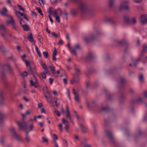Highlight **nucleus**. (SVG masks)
Segmentation results:
<instances>
[{
    "label": "nucleus",
    "mask_w": 147,
    "mask_h": 147,
    "mask_svg": "<svg viewBox=\"0 0 147 147\" xmlns=\"http://www.w3.org/2000/svg\"><path fill=\"white\" fill-rule=\"evenodd\" d=\"M80 45L78 44L76 45L74 47V49L76 50H79L80 49Z\"/></svg>",
    "instance_id": "42"
},
{
    "label": "nucleus",
    "mask_w": 147,
    "mask_h": 147,
    "mask_svg": "<svg viewBox=\"0 0 147 147\" xmlns=\"http://www.w3.org/2000/svg\"><path fill=\"white\" fill-rule=\"evenodd\" d=\"M55 17L56 21H57L59 23L60 22V19L59 17L58 16H56Z\"/></svg>",
    "instance_id": "54"
},
{
    "label": "nucleus",
    "mask_w": 147,
    "mask_h": 147,
    "mask_svg": "<svg viewBox=\"0 0 147 147\" xmlns=\"http://www.w3.org/2000/svg\"><path fill=\"white\" fill-rule=\"evenodd\" d=\"M26 56L24 54L23 55V56H22V58L23 60L25 62L27 66H29V63L28 62V61L25 59V58L26 57Z\"/></svg>",
    "instance_id": "25"
},
{
    "label": "nucleus",
    "mask_w": 147,
    "mask_h": 147,
    "mask_svg": "<svg viewBox=\"0 0 147 147\" xmlns=\"http://www.w3.org/2000/svg\"><path fill=\"white\" fill-rule=\"evenodd\" d=\"M57 54V53L56 49L55 48L54 50L52 56L53 59L54 61H56L57 60L55 56Z\"/></svg>",
    "instance_id": "20"
},
{
    "label": "nucleus",
    "mask_w": 147,
    "mask_h": 147,
    "mask_svg": "<svg viewBox=\"0 0 147 147\" xmlns=\"http://www.w3.org/2000/svg\"><path fill=\"white\" fill-rule=\"evenodd\" d=\"M39 3L41 5V6L44 5L45 3V0H38Z\"/></svg>",
    "instance_id": "37"
},
{
    "label": "nucleus",
    "mask_w": 147,
    "mask_h": 147,
    "mask_svg": "<svg viewBox=\"0 0 147 147\" xmlns=\"http://www.w3.org/2000/svg\"><path fill=\"white\" fill-rule=\"evenodd\" d=\"M0 143L2 145H3L4 144V142L2 137H1L0 138Z\"/></svg>",
    "instance_id": "43"
},
{
    "label": "nucleus",
    "mask_w": 147,
    "mask_h": 147,
    "mask_svg": "<svg viewBox=\"0 0 147 147\" xmlns=\"http://www.w3.org/2000/svg\"><path fill=\"white\" fill-rule=\"evenodd\" d=\"M45 97L47 99L48 98H49V97L47 95L49 96H50V92L48 91H47L46 92L45 94Z\"/></svg>",
    "instance_id": "48"
},
{
    "label": "nucleus",
    "mask_w": 147,
    "mask_h": 147,
    "mask_svg": "<svg viewBox=\"0 0 147 147\" xmlns=\"http://www.w3.org/2000/svg\"><path fill=\"white\" fill-rule=\"evenodd\" d=\"M126 82L125 80V78H122L121 79V80L120 82V83L121 84H123L125 83Z\"/></svg>",
    "instance_id": "39"
},
{
    "label": "nucleus",
    "mask_w": 147,
    "mask_h": 147,
    "mask_svg": "<svg viewBox=\"0 0 147 147\" xmlns=\"http://www.w3.org/2000/svg\"><path fill=\"white\" fill-rule=\"evenodd\" d=\"M10 131L13 137L18 142L22 141V139L20 135H18L15 131V128L13 127L10 128Z\"/></svg>",
    "instance_id": "1"
},
{
    "label": "nucleus",
    "mask_w": 147,
    "mask_h": 147,
    "mask_svg": "<svg viewBox=\"0 0 147 147\" xmlns=\"http://www.w3.org/2000/svg\"><path fill=\"white\" fill-rule=\"evenodd\" d=\"M28 39L29 41L32 43V45H35V41L33 39L32 34L31 33H29L28 34Z\"/></svg>",
    "instance_id": "12"
},
{
    "label": "nucleus",
    "mask_w": 147,
    "mask_h": 147,
    "mask_svg": "<svg viewBox=\"0 0 147 147\" xmlns=\"http://www.w3.org/2000/svg\"><path fill=\"white\" fill-rule=\"evenodd\" d=\"M7 9L5 7H4L2 10H0V13L2 15L7 16L9 19H10L8 16L10 15L7 14Z\"/></svg>",
    "instance_id": "9"
},
{
    "label": "nucleus",
    "mask_w": 147,
    "mask_h": 147,
    "mask_svg": "<svg viewBox=\"0 0 147 147\" xmlns=\"http://www.w3.org/2000/svg\"><path fill=\"white\" fill-rule=\"evenodd\" d=\"M69 125L68 124H66L65 125L64 128L68 132V128H69Z\"/></svg>",
    "instance_id": "55"
},
{
    "label": "nucleus",
    "mask_w": 147,
    "mask_h": 147,
    "mask_svg": "<svg viewBox=\"0 0 147 147\" xmlns=\"http://www.w3.org/2000/svg\"><path fill=\"white\" fill-rule=\"evenodd\" d=\"M55 113L57 114V116H60V113L58 111L55 110Z\"/></svg>",
    "instance_id": "61"
},
{
    "label": "nucleus",
    "mask_w": 147,
    "mask_h": 147,
    "mask_svg": "<svg viewBox=\"0 0 147 147\" xmlns=\"http://www.w3.org/2000/svg\"><path fill=\"white\" fill-rule=\"evenodd\" d=\"M53 139L54 140V142L55 141V140H57V139H58L57 137L56 134H53Z\"/></svg>",
    "instance_id": "59"
},
{
    "label": "nucleus",
    "mask_w": 147,
    "mask_h": 147,
    "mask_svg": "<svg viewBox=\"0 0 147 147\" xmlns=\"http://www.w3.org/2000/svg\"><path fill=\"white\" fill-rule=\"evenodd\" d=\"M0 50L3 53H5L6 52V51L5 48L3 46H0Z\"/></svg>",
    "instance_id": "36"
},
{
    "label": "nucleus",
    "mask_w": 147,
    "mask_h": 147,
    "mask_svg": "<svg viewBox=\"0 0 147 147\" xmlns=\"http://www.w3.org/2000/svg\"><path fill=\"white\" fill-rule=\"evenodd\" d=\"M41 112L42 113H44L45 114L46 113V111L45 110L44 108H42L41 110Z\"/></svg>",
    "instance_id": "62"
},
{
    "label": "nucleus",
    "mask_w": 147,
    "mask_h": 147,
    "mask_svg": "<svg viewBox=\"0 0 147 147\" xmlns=\"http://www.w3.org/2000/svg\"><path fill=\"white\" fill-rule=\"evenodd\" d=\"M28 74L27 72L26 71H24L22 74V76L23 77L27 76H28Z\"/></svg>",
    "instance_id": "57"
},
{
    "label": "nucleus",
    "mask_w": 147,
    "mask_h": 147,
    "mask_svg": "<svg viewBox=\"0 0 147 147\" xmlns=\"http://www.w3.org/2000/svg\"><path fill=\"white\" fill-rule=\"evenodd\" d=\"M43 54L45 58H47L48 57V53L47 52H43Z\"/></svg>",
    "instance_id": "41"
},
{
    "label": "nucleus",
    "mask_w": 147,
    "mask_h": 147,
    "mask_svg": "<svg viewBox=\"0 0 147 147\" xmlns=\"http://www.w3.org/2000/svg\"><path fill=\"white\" fill-rule=\"evenodd\" d=\"M40 64L44 69L47 68V66L45 64L43 63L42 62H41Z\"/></svg>",
    "instance_id": "46"
},
{
    "label": "nucleus",
    "mask_w": 147,
    "mask_h": 147,
    "mask_svg": "<svg viewBox=\"0 0 147 147\" xmlns=\"http://www.w3.org/2000/svg\"><path fill=\"white\" fill-rule=\"evenodd\" d=\"M66 117L68 118L71 121H72L71 117L70 116V113H69V108L67 105L66 106Z\"/></svg>",
    "instance_id": "13"
},
{
    "label": "nucleus",
    "mask_w": 147,
    "mask_h": 147,
    "mask_svg": "<svg viewBox=\"0 0 147 147\" xmlns=\"http://www.w3.org/2000/svg\"><path fill=\"white\" fill-rule=\"evenodd\" d=\"M62 14H63V15L64 16H65V17H67V13L66 11H64L63 13H62Z\"/></svg>",
    "instance_id": "63"
},
{
    "label": "nucleus",
    "mask_w": 147,
    "mask_h": 147,
    "mask_svg": "<svg viewBox=\"0 0 147 147\" xmlns=\"http://www.w3.org/2000/svg\"><path fill=\"white\" fill-rule=\"evenodd\" d=\"M41 75L42 78L44 79L46 78V76L45 73L44 72H42L41 73Z\"/></svg>",
    "instance_id": "45"
},
{
    "label": "nucleus",
    "mask_w": 147,
    "mask_h": 147,
    "mask_svg": "<svg viewBox=\"0 0 147 147\" xmlns=\"http://www.w3.org/2000/svg\"><path fill=\"white\" fill-rule=\"evenodd\" d=\"M29 129V131H31L33 130V125L32 123L27 127Z\"/></svg>",
    "instance_id": "33"
},
{
    "label": "nucleus",
    "mask_w": 147,
    "mask_h": 147,
    "mask_svg": "<svg viewBox=\"0 0 147 147\" xmlns=\"http://www.w3.org/2000/svg\"><path fill=\"white\" fill-rule=\"evenodd\" d=\"M76 50H75L74 49H73V50H70V52H71V53L72 54H74L75 56H77V54L76 53Z\"/></svg>",
    "instance_id": "34"
},
{
    "label": "nucleus",
    "mask_w": 147,
    "mask_h": 147,
    "mask_svg": "<svg viewBox=\"0 0 147 147\" xmlns=\"http://www.w3.org/2000/svg\"><path fill=\"white\" fill-rule=\"evenodd\" d=\"M87 5L83 2H81L80 5V8L82 11L84 12L86 11L87 9Z\"/></svg>",
    "instance_id": "10"
},
{
    "label": "nucleus",
    "mask_w": 147,
    "mask_h": 147,
    "mask_svg": "<svg viewBox=\"0 0 147 147\" xmlns=\"http://www.w3.org/2000/svg\"><path fill=\"white\" fill-rule=\"evenodd\" d=\"M58 101V100H56L55 101L56 106L57 107H59V101Z\"/></svg>",
    "instance_id": "60"
},
{
    "label": "nucleus",
    "mask_w": 147,
    "mask_h": 147,
    "mask_svg": "<svg viewBox=\"0 0 147 147\" xmlns=\"http://www.w3.org/2000/svg\"><path fill=\"white\" fill-rule=\"evenodd\" d=\"M83 140V141H82L81 144L83 145L84 147H92V146L88 144L85 142L86 140V139L84 138Z\"/></svg>",
    "instance_id": "16"
},
{
    "label": "nucleus",
    "mask_w": 147,
    "mask_h": 147,
    "mask_svg": "<svg viewBox=\"0 0 147 147\" xmlns=\"http://www.w3.org/2000/svg\"><path fill=\"white\" fill-rule=\"evenodd\" d=\"M124 21L126 22H128L129 20V16H124Z\"/></svg>",
    "instance_id": "40"
},
{
    "label": "nucleus",
    "mask_w": 147,
    "mask_h": 147,
    "mask_svg": "<svg viewBox=\"0 0 147 147\" xmlns=\"http://www.w3.org/2000/svg\"><path fill=\"white\" fill-rule=\"evenodd\" d=\"M105 133L107 137L111 142H113V138L111 132L109 130H106L105 131Z\"/></svg>",
    "instance_id": "6"
},
{
    "label": "nucleus",
    "mask_w": 147,
    "mask_h": 147,
    "mask_svg": "<svg viewBox=\"0 0 147 147\" xmlns=\"http://www.w3.org/2000/svg\"><path fill=\"white\" fill-rule=\"evenodd\" d=\"M142 57V55L141 56H140L139 57V58L138 59H137L134 62V63H133L132 64H129V66H132V65H134V66H136V63L138 61H140V60H141Z\"/></svg>",
    "instance_id": "21"
},
{
    "label": "nucleus",
    "mask_w": 147,
    "mask_h": 147,
    "mask_svg": "<svg viewBox=\"0 0 147 147\" xmlns=\"http://www.w3.org/2000/svg\"><path fill=\"white\" fill-rule=\"evenodd\" d=\"M22 26L23 28V30L25 31H28L29 30V26L27 25H22Z\"/></svg>",
    "instance_id": "29"
},
{
    "label": "nucleus",
    "mask_w": 147,
    "mask_h": 147,
    "mask_svg": "<svg viewBox=\"0 0 147 147\" xmlns=\"http://www.w3.org/2000/svg\"><path fill=\"white\" fill-rule=\"evenodd\" d=\"M47 100L48 102L50 103L52 102V97L50 96H49V98L47 99Z\"/></svg>",
    "instance_id": "49"
},
{
    "label": "nucleus",
    "mask_w": 147,
    "mask_h": 147,
    "mask_svg": "<svg viewBox=\"0 0 147 147\" xmlns=\"http://www.w3.org/2000/svg\"><path fill=\"white\" fill-rule=\"evenodd\" d=\"M75 72L77 75H78L80 72L79 68L77 66H75Z\"/></svg>",
    "instance_id": "26"
},
{
    "label": "nucleus",
    "mask_w": 147,
    "mask_h": 147,
    "mask_svg": "<svg viewBox=\"0 0 147 147\" xmlns=\"http://www.w3.org/2000/svg\"><path fill=\"white\" fill-rule=\"evenodd\" d=\"M131 23L133 24H135L136 22V18L135 17H133L131 19Z\"/></svg>",
    "instance_id": "35"
},
{
    "label": "nucleus",
    "mask_w": 147,
    "mask_h": 147,
    "mask_svg": "<svg viewBox=\"0 0 147 147\" xmlns=\"http://www.w3.org/2000/svg\"><path fill=\"white\" fill-rule=\"evenodd\" d=\"M94 37L95 36L94 35H92L90 37L86 36L84 38V40L86 42H88L94 40Z\"/></svg>",
    "instance_id": "14"
},
{
    "label": "nucleus",
    "mask_w": 147,
    "mask_h": 147,
    "mask_svg": "<svg viewBox=\"0 0 147 147\" xmlns=\"http://www.w3.org/2000/svg\"><path fill=\"white\" fill-rule=\"evenodd\" d=\"M115 0H109V5L110 7H112L114 5Z\"/></svg>",
    "instance_id": "28"
},
{
    "label": "nucleus",
    "mask_w": 147,
    "mask_h": 147,
    "mask_svg": "<svg viewBox=\"0 0 147 147\" xmlns=\"http://www.w3.org/2000/svg\"><path fill=\"white\" fill-rule=\"evenodd\" d=\"M35 49H36V52L37 53V54L40 57H41V55L40 54V51L39 50L38 47L37 46H36V47H35Z\"/></svg>",
    "instance_id": "32"
},
{
    "label": "nucleus",
    "mask_w": 147,
    "mask_h": 147,
    "mask_svg": "<svg viewBox=\"0 0 147 147\" xmlns=\"http://www.w3.org/2000/svg\"><path fill=\"white\" fill-rule=\"evenodd\" d=\"M140 21L142 24H147V15H142L140 17Z\"/></svg>",
    "instance_id": "8"
},
{
    "label": "nucleus",
    "mask_w": 147,
    "mask_h": 147,
    "mask_svg": "<svg viewBox=\"0 0 147 147\" xmlns=\"http://www.w3.org/2000/svg\"><path fill=\"white\" fill-rule=\"evenodd\" d=\"M17 123L20 129H24L25 130H26L27 128V124L24 121L22 122H18Z\"/></svg>",
    "instance_id": "7"
},
{
    "label": "nucleus",
    "mask_w": 147,
    "mask_h": 147,
    "mask_svg": "<svg viewBox=\"0 0 147 147\" xmlns=\"http://www.w3.org/2000/svg\"><path fill=\"white\" fill-rule=\"evenodd\" d=\"M58 127H59L60 131L61 132H62L63 131V129H62V124L61 123L59 125Z\"/></svg>",
    "instance_id": "56"
},
{
    "label": "nucleus",
    "mask_w": 147,
    "mask_h": 147,
    "mask_svg": "<svg viewBox=\"0 0 147 147\" xmlns=\"http://www.w3.org/2000/svg\"><path fill=\"white\" fill-rule=\"evenodd\" d=\"M0 33L2 37L6 39L5 37L6 36V30L5 27L3 25H0Z\"/></svg>",
    "instance_id": "5"
},
{
    "label": "nucleus",
    "mask_w": 147,
    "mask_h": 147,
    "mask_svg": "<svg viewBox=\"0 0 147 147\" xmlns=\"http://www.w3.org/2000/svg\"><path fill=\"white\" fill-rule=\"evenodd\" d=\"M49 67L53 74H55V67L53 66L50 65L49 66Z\"/></svg>",
    "instance_id": "30"
},
{
    "label": "nucleus",
    "mask_w": 147,
    "mask_h": 147,
    "mask_svg": "<svg viewBox=\"0 0 147 147\" xmlns=\"http://www.w3.org/2000/svg\"><path fill=\"white\" fill-rule=\"evenodd\" d=\"M144 99L141 97H140L135 101V102L137 104L141 103L142 102Z\"/></svg>",
    "instance_id": "27"
},
{
    "label": "nucleus",
    "mask_w": 147,
    "mask_h": 147,
    "mask_svg": "<svg viewBox=\"0 0 147 147\" xmlns=\"http://www.w3.org/2000/svg\"><path fill=\"white\" fill-rule=\"evenodd\" d=\"M42 141L44 142H48V139L45 138V137L43 136L42 137Z\"/></svg>",
    "instance_id": "50"
},
{
    "label": "nucleus",
    "mask_w": 147,
    "mask_h": 147,
    "mask_svg": "<svg viewBox=\"0 0 147 147\" xmlns=\"http://www.w3.org/2000/svg\"><path fill=\"white\" fill-rule=\"evenodd\" d=\"M79 125L81 128L82 133H86L88 129L87 127L84 126L82 123L79 124Z\"/></svg>",
    "instance_id": "18"
},
{
    "label": "nucleus",
    "mask_w": 147,
    "mask_h": 147,
    "mask_svg": "<svg viewBox=\"0 0 147 147\" xmlns=\"http://www.w3.org/2000/svg\"><path fill=\"white\" fill-rule=\"evenodd\" d=\"M74 99L76 101L78 102H79V98L78 95L75 96Z\"/></svg>",
    "instance_id": "47"
},
{
    "label": "nucleus",
    "mask_w": 147,
    "mask_h": 147,
    "mask_svg": "<svg viewBox=\"0 0 147 147\" xmlns=\"http://www.w3.org/2000/svg\"><path fill=\"white\" fill-rule=\"evenodd\" d=\"M10 18V21L7 20L6 23L7 24H10L13 26V29L16 30L18 28V27L16 25L15 21L14 20L13 17L11 16H8Z\"/></svg>",
    "instance_id": "4"
},
{
    "label": "nucleus",
    "mask_w": 147,
    "mask_h": 147,
    "mask_svg": "<svg viewBox=\"0 0 147 147\" xmlns=\"http://www.w3.org/2000/svg\"><path fill=\"white\" fill-rule=\"evenodd\" d=\"M4 67L7 69L8 70L10 73L11 74L13 73L12 69L10 65L8 64H6L5 65Z\"/></svg>",
    "instance_id": "17"
},
{
    "label": "nucleus",
    "mask_w": 147,
    "mask_h": 147,
    "mask_svg": "<svg viewBox=\"0 0 147 147\" xmlns=\"http://www.w3.org/2000/svg\"><path fill=\"white\" fill-rule=\"evenodd\" d=\"M52 34L53 36L56 38L59 37V34H56L54 32L52 33Z\"/></svg>",
    "instance_id": "38"
},
{
    "label": "nucleus",
    "mask_w": 147,
    "mask_h": 147,
    "mask_svg": "<svg viewBox=\"0 0 147 147\" xmlns=\"http://www.w3.org/2000/svg\"><path fill=\"white\" fill-rule=\"evenodd\" d=\"M18 6L20 10L23 11H24V9L23 7H22V6L21 5H18Z\"/></svg>",
    "instance_id": "53"
},
{
    "label": "nucleus",
    "mask_w": 147,
    "mask_h": 147,
    "mask_svg": "<svg viewBox=\"0 0 147 147\" xmlns=\"http://www.w3.org/2000/svg\"><path fill=\"white\" fill-rule=\"evenodd\" d=\"M52 14L55 17L56 16H57V12L56 10L53 11Z\"/></svg>",
    "instance_id": "58"
},
{
    "label": "nucleus",
    "mask_w": 147,
    "mask_h": 147,
    "mask_svg": "<svg viewBox=\"0 0 147 147\" xmlns=\"http://www.w3.org/2000/svg\"><path fill=\"white\" fill-rule=\"evenodd\" d=\"M105 21L107 22H109L112 23H114L115 22L114 19L111 17L107 18L105 19Z\"/></svg>",
    "instance_id": "22"
},
{
    "label": "nucleus",
    "mask_w": 147,
    "mask_h": 147,
    "mask_svg": "<svg viewBox=\"0 0 147 147\" xmlns=\"http://www.w3.org/2000/svg\"><path fill=\"white\" fill-rule=\"evenodd\" d=\"M143 75L142 74H140L139 77V81L141 82H142L144 81V77Z\"/></svg>",
    "instance_id": "31"
},
{
    "label": "nucleus",
    "mask_w": 147,
    "mask_h": 147,
    "mask_svg": "<svg viewBox=\"0 0 147 147\" xmlns=\"http://www.w3.org/2000/svg\"><path fill=\"white\" fill-rule=\"evenodd\" d=\"M4 117V115L0 111V127L2 125V121Z\"/></svg>",
    "instance_id": "24"
},
{
    "label": "nucleus",
    "mask_w": 147,
    "mask_h": 147,
    "mask_svg": "<svg viewBox=\"0 0 147 147\" xmlns=\"http://www.w3.org/2000/svg\"><path fill=\"white\" fill-rule=\"evenodd\" d=\"M33 76V79L31 80L30 81V85L32 86H34L35 88L39 87L40 86L38 81L36 77L34 75Z\"/></svg>",
    "instance_id": "3"
},
{
    "label": "nucleus",
    "mask_w": 147,
    "mask_h": 147,
    "mask_svg": "<svg viewBox=\"0 0 147 147\" xmlns=\"http://www.w3.org/2000/svg\"><path fill=\"white\" fill-rule=\"evenodd\" d=\"M7 3L10 6L11 5V3L10 0H7Z\"/></svg>",
    "instance_id": "64"
},
{
    "label": "nucleus",
    "mask_w": 147,
    "mask_h": 147,
    "mask_svg": "<svg viewBox=\"0 0 147 147\" xmlns=\"http://www.w3.org/2000/svg\"><path fill=\"white\" fill-rule=\"evenodd\" d=\"M127 42V40L126 39H123L121 40H119L117 41V43L120 45H123L126 43Z\"/></svg>",
    "instance_id": "19"
},
{
    "label": "nucleus",
    "mask_w": 147,
    "mask_h": 147,
    "mask_svg": "<svg viewBox=\"0 0 147 147\" xmlns=\"http://www.w3.org/2000/svg\"><path fill=\"white\" fill-rule=\"evenodd\" d=\"M4 97L3 96L2 94L0 95V105H1L4 103Z\"/></svg>",
    "instance_id": "23"
},
{
    "label": "nucleus",
    "mask_w": 147,
    "mask_h": 147,
    "mask_svg": "<svg viewBox=\"0 0 147 147\" xmlns=\"http://www.w3.org/2000/svg\"><path fill=\"white\" fill-rule=\"evenodd\" d=\"M26 136L25 138V140L27 143H29L31 141V139L30 137L28 136V132L26 131Z\"/></svg>",
    "instance_id": "15"
},
{
    "label": "nucleus",
    "mask_w": 147,
    "mask_h": 147,
    "mask_svg": "<svg viewBox=\"0 0 147 147\" xmlns=\"http://www.w3.org/2000/svg\"><path fill=\"white\" fill-rule=\"evenodd\" d=\"M29 73L30 74L32 75L33 76L34 75H37V74L36 70L35 67L31 68H29Z\"/></svg>",
    "instance_id": "11"
},
{
    "label": "nucleus",
    "mask_w": 147,
    "mask_h": 147,
    "mask_svg": "<svg viewBox=\"0 0 147 147\" xmlns=\"http://www.w3.org/2000/svg\"><path fill=\"white\" fill-rule=\"evenodd\" d=\"M128 4L129 1H127L125 0L122 1L121 3L119 9L120 10L122 9L129 10V7L128 5Z\"/></svg>",
    "instance_id": "2"
},
{
    "label": "nucleus",
    "mask_w": 147,
    "mask_h": 147,
    "mask_svg": "<svg viewBox=\"0 0 147 147\" xmlns=\"http://www.w3.org/2000/svg\"><path fill=\"white\" fill-rule=\"evenodd\" d=\"M143 51L144 52H145L147 51V47L146 46L144 45L143 47Z\"/></svg>",
    "instance_id": "52"
},
{
    "label": "nucleus",
    "mask_w": 147,
    "mask_h": 147,
    "mask_svg": "<svg viewBox=\"0 0 147 147\" xmlns=\"http://www.w3.org/2000/svg\"><path fill=\"white\" fill-rule=\"evenodd\" d=\"M62 122L65 124V125H66V124H68L67 121L64 118H63L62 119Z\"/></svg>",
    "instance_id": "51"
},
{
    "label": "nucleus",
    "mask_w": 147,
    "mask_h": 147,
    "mask_svg": "<svg viewBox=\"0 0 147 147\" xmlns=\"http://www.w3.org/2000/svg\"><path fill=\"white\" fill-rule=\"evenodd\" d=\"M37 9L39 13L42 16L43 15V14L42 13V12L41 11V9L40 7H37L36 8Z\"/></svg>",
    "instance_id": "44"
}]
</instances>
